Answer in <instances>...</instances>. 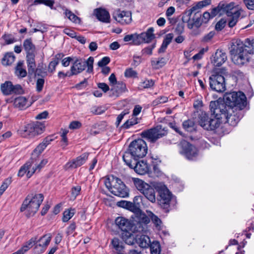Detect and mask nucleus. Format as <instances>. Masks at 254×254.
Masks as SVG:
<instances>
[{"label":"nucleus","mask_w":254,"mask_h":254,"mask_svg":"<svg viewBox=\"0 0 254 254\" xmlns=\"http://www.w3.org/2000/svg\"><path fill=\"white\" fill-rule=\"evenodd\" d=\"M153 32L154 28L150 27L146 32L137 34L136 38L138 39V41L140 42V44L143 42L148 43L155 38Z\"/></svg>","instance_id":"nucleus-24"},{"label":"nucleus","mask_w":254,"mask_h":254,"mask_svg":"<svg viewBox=\"0 0 254 254\" xmlns=\"http://www.w3.org/2000/svg\"><path fill=\"white\" fill-rule=\"evenodd\" d=\"M211 115L209 125H205V129L214 130L218 128L223 121V117L221 115V112H224L225 109L223 105H219L218 102H211L210 103Z\"/></svg>","instance_id":"nucleus-6"},{"label":"nucleus","mask_w":254,"mask_h":254,"mask_svg":"<svg viewBox=\"0 0 254 254\" xmlns=\"http://www.w3.org/2000/svg\"><path fill=\"white\" fill-rule=\"evenodd\" d=\"M183 22L181 23H178L177 27L176 28V35L178 34L179 35L176 37V42L178 43H182L185 40V36L182 35V33L184 32V25Z\"/></svg>","instance_id":"nucleus-34"},{"label":"nucleus","mask_w":254,"mask_h":254,"mask_svg":"<svg viewBox=\"0 0 254 254\" xmlns=\"http://www.w3.org/2000/svg\"><path fill=\"white\" fill-rule=\"evenodd\" d=\"M224 105V104H223ZM224 112H221V115L223 117V122H226L232 126H235L242 118V109L229 107L226 108Z\"/></svg>","instance_id":"nucleus-13"},{"label":"nucleus","mask_w":254,"mask_h":254,"mask_svg":"<svg viewBox=\"0 0 254 254\" xmlns=\"http://www.w3.org/2000/svg\"><path fill=\"white\" fill-rule=\"evenodd\" d=\"M166 60L164 58H161L156 61L152 60L151 61V65L155 69H159L163 66L166 64Z\"/></svg>","instance_id":"nucleus-43"},{"label":"nucleus","mask_w":254,"mask_h":254,"mask_svg":"<svg viewBox=\"0 0 254 254\" xmlns=\"http://www.w3.org/2000/svg\"><path fill=\"white\" fill-rule=\"evenodd\" d=\"M179 152L189 160H193L198 155V150L195 146L186 140H182L179 144Z\"/></svg>","instance_id":"nucleus-15"},{"label":"nucleus","mask_w":254,"mask_h":254,"mask_svg":"<svg viewBox=\"0 0 254 254\" xmlns=\"http://www.w3.org/2000/svg\"><path fill=\"white\" fill-rule=\"evenodd\" d=\"M0 90L4 95H9L12 94H20L23 93V90L19 84L13 85L10 81H6L0 85Z\"/></svg>","instance_id":"nucleus-17"},{"label":"nucleus","mask_w":254,"mask_h":254,"mask_svg":"<svg viewBox=\"0 0 254 254\" xmlns=\"http://www.w3.org/2000/svg\"><path fill=\"white\" fill-rule=\"evenodd\" d=\"M136 241L139 246L143 248H148L151 243L149 237L144 235L140 236Z\"/></svg>","instance_id":"nucleus-37"},{"label":"nucleus","mask_w":254,"mask_h":254,"mask_svg":"<svg viewBox=\"0 0 254 254\" xmlns=\"http://www.w3.org/2000/svg\"><path fill=\"white\" fill-rule=\"evenodd\" d=\"M35 57V54H29L26 55L28 72L30 75H32L36 71V64Z\"/></svg>","instance_id":"nucleus-26"},{"label":"nucleus","mask_w":254,"mask_h":254,"mask_svg":"<svg viewBox=\"0 0 254 254\" xmlns=\"http://www.w3.org/2000/svg\"><path fill=\"white\" fill-rule=\"evenodd\" d=\"M45 148L44 145L40 143L32 152L30 160L35 163Z\"/></svg>","instance_id":"nucleus-35"},{"label":"nucleus","mask_w":254,"mask_h":254,"mask_svg":"<svg viewBox=\"0 0 254 254\" xmlns=\"http://www.w3.org/2000/svg\"><path fill=\"white\" fill-rule=\"evenodd\" d=\"M174 12L175 8L173 6H170L167 9L166 13L168 20L172 25L175 24V19L171 17Z\"/></svg>","instance_id":"nucleus-50"},{"label":"nucleus","mask_w":254,"mask_h":254,"mask_svg":"<svg viewBox=\"0 0 254 254\" xmlns=\"http://www.w3.org/2000/svg\"><path fill=\"white\" fill-rule=\"evenodd\" d=\"M138 119L136 117H132L127 120L122 126V127L125 129L129 128L131 126L138 123Z\"/></svg>","instance_id":"nucleus-44"},{"label":"nucleus","mask_w":254,"mask_h":254,"mask_svg":"<svg viewBox=\"0 0 254 254\" xmlns=\"http://www.w3.org/2000/svg\"><path fill=\"white\" fill-rule=\"evenodd\" d=\"M11 182V178H7L4 181L0 187V196L6 190L8 186L10 184Z\"/></svg>","instance_id":"nucleus-53"},{"label":"nucleus","mask_w":254,"mask_h":254,"mask_svg":"<svg viewBox=\"0 0 254 254\" xmlns=\"http://www.w3.org/2000/svg\"><path fill=\"white\" fill-rule=\"evenodd\" d=\"M229 11L233 12L228 16H232L230 19L229 20L228 25L230 27H234L238 21V18L240 16V13L234 9L233 5H231L229 8Z\"/></svg>","instance_id":"nucleus-29"},{"label":"nucleus","mask_w":254,"mask_h":254,"mask_svg":"<svg viewBox=\"0 0 254 254\" xmlns=\"http://www.w3.org/2000/svg\"><path fill=\"white\" fill-rule=\"evenodd\" d=\"M133 184L137 189L143 195L152 203L156 202V195L153 185L151 186L143 180L138 178H133Z\"/></svg>","instance_id":"nucleus-12"},{"label":"nucleus","mask_w":254,"mask_h":254,"mask_svg":"<svg viewBox=\"0 0 254 254\" xmlns=\"http://www.w3.org/2000/svg\"><path fill=\"white\" fill-rule=\"evenodd\" d=\"M63 56V55L61 54H59L56 55L55 59H54L53 61H52L48 66L49 71L53 72L55 70L56 66L59 63V59H61Z\"/></svg>","instance_id":"nucleus-40"},{"label":"nucleus","mask_w":254,"mask_h":254,"mask_svg":"<svg viewBox=\"0 0 254 254\" xmlns=\"http://www.w3.org/2000/svg\"><path fill=\"white\" fill-rule=\"evenodd\" d=\"M137 73L132 68H128L125 71V76L128 78H134L137 77Z\"/></svg>","instance_id":"nucleus-54"},{"label":"nucleus","mask_w":254,"mask_h":254,"mask_svg":"<svg viewBox=\"0 0 254 254\" xmlns=\"http://www.w3.org/2000/svg\"><path fill=\"white\" fill-rule=\"evenodd\" d=\"M15 58V56L12 53H7L2 58V63L3 65H10L14 62Z\"/></svg>","instance_id":"nucleus-42"},{"label":"nucleus","mask_w":254,"mask_h":254,"mask_svg":"<svg viewBox=\"0 0 254 254\" xmlns=\"http://www.w3.org/2000/svg\"><path fill=\"white\" fill-rule=\"evenodd\" d=\"M94 58L90 57L86 61L81 59H76L72 63L70 67L69 75H77L85 70L87 67L86 72L92 73L93 71Z\"/></svg>","instance_id":"nucleus-11"},{"label":"nucleus","mask_w":254,"mask_h":254,"mask_svg":"<svg viewBox=\"0 0 254 254\" xmlns=\"http://www.w3.org/2000/svg\"><path fill=\"white\" fill-rule=\"evenodd\" d=\"M114 19L122 25L129 24L131 21V13L129 11L118 9L113 13Z\"/></svg>","instance_id":"nucleus-19"},{"label":"nucleus","mask_w":254,"mask_h":254,"mask_svg":"<svg viewBox=\"0 0 254 254\" xmlns=\"http://www.w3.org/2000/svg\"><path fill=\"white\" fill-rule=\"evenodd\" d=\"M51 238L52 236L50 234L45 235L41 237L39 240L37 241L39 242L40 243L38 244L36 243L35 250L36 251V252L39 254L43 253L50 244Z\"/></svg>","instance_id":"nucleus-22"},{"label":"nucleus","mask_w":254,"mask_h":254,"mask_svg":"<svg viewBox=\"0 0 254 254\" xmlns=\"http://www.w3.org/2000/svg\"><path fill=\"white\" fill-rule=\"evenodd\" d=\"M203 6L200 2L186 10L179 17L183 23H187L189 29L198 28L201 25V21L206 23L211 17L210 12H205L201 19V15L199 14L200 9Z\"/></svg>","instance_id":"nucleus-1"},{"label":"nucleus","mask_w":254,"mask_h":254,"mask_svg":"<svg viewBox=\"0 0 254 254\" xmlns=\"http://www.w3.org/2000/svg\"><path fill=\"white\" fill-rule=\"evenodd\" d=\"M151 254H159L161 248L160 245L158 242L153 241L150 243L149 247Z\"/></svg>","instance_id":"nucleus-46"},{"label":"nucleus","mask_w":254,"mask_h":254,"mask_svg":"<svg viewBox=\"0 0 254 254\" xmlns=\"http://www.w3.org/2000/svg\"><path fill=\"white\" fill-rule=\"evenodd\" d=\"M23 47L26 53V55L29 54H35V47L33 44L31 38L27 39L23 42Z\"/></svg>","instance_id":"nucleus-31"},{"label":"nucleus","mask_w":254,"mask_h":254,"mask_svg":"<svg viewBox=\"0 0 254 254\" xmlns=\"http://www.w3.org/2000/svg\"><path fill=\"white\" fill-rule=\"evenodd\" d=\"M138 159L131 160L130 165L126 163L129 168L134 169L136 173L140 175H144L148 173L149 166L144 161H137Z\"/></svg>","instance_id":"nucleus-18"},{"label":"nucleus","mask_w":254,"mask_h":254,"mask_svg":"<svg viewBox=\"0 0 254 254\" xmlns=\"http://www.w3.org/2000/svg\"><path fill=\"white\" fill-rule=\"evenodd\" d=\"M81 191V187L79 185L72 187L71 189V194L72 197L74 199L79 194Z\"/></svg>","instance_id":"nucleus-57"},{"label":"nucleus","mask_w":254,"mask_h":254,"mask_svg":"<svg viewBox=\"0 0 254 254\" xmlns=\"http://www.w3.org/2000/svg\"><path fill=\"white\" fill-rule=\"evenodd\" d=\"M140 223L145 224V226H147L150 222L149 217L145 214H140L139 216L137 218V220Z\"/></svg>","instance_id":"nucleus-55"},{"label":"nucleus","mask_w":254,"mask_h":254,"mask_svg":"<svg viewBox=\"0 0 254 254\" xmlns=\"http://www.w3.org/2000/svg\"><path fill=\"white\" fill-rule=\"evenodd\" d=\"M147 226H145L138 220H135L133 223H131V229L130 230L131 237L132 233H143L146 231Z\"/></svg>","instance_id":"nucleus-28"},{"label":"nucleus","mask_w":254,"mask_h":254,"mask_svg":"<svg viewBox=\"0 0 254 254\" xmlns=\"http://www.w3.org/2000/svg\"><path fill=\"white\" fill-rule=\"evenodd\" d=\"M94 13L96 17L100 21L105 23L110 22V15L109 12L105 9L97 8L95 9Z\"/></svg>","instance_id":"nucleus-25"},{"label":"nucleus","mask_w":254,"mask_h":254,"mask_svg":"<svg viewBox=\"0 0 254 254\" xmlns=\"http://www.w3.org/2000/svg\"><path fill=\"white\" fill-rule=\"evenodd\" d=\"M45 129V126L44 124L36 122L28 124L21 127L18 132L23 137L30 138L42 134Z\"/></svg>","instance_id":"nucleus-9"},{"label":"nucleus","mask_w":254,"mask_h":254,"mask_svg":"<svg viewBox=\"0 0 254 254\" xmlns=\"http://www.w3.org/2000/svg\"><path fill=\"white\" fill-rule=\"evenodd\" d=\"M183 125L184 128L189 131H191L194 128V123L191 120L185 121Z\"/></svg>","instance_id":"nucleus-52"},{"label":"nucleus","mask_w":254,"mask_h":254,"mask_svg":"<svg viewBox=\"0 0 254 254\" xmlns=\"http://www.w3.org/2000/svg\"><path fill=\"white\" fill-rule=\"evenodd\" d=\"M104 184L109 190L114 195L126 197L128 196V190L123 182L117 177H112L105 179Z\"/></svg>","instance_id":"nucleus-5"},{"label":"nucleus","mask_w":254,"mask_h":254,"mask_svg":"<svg viewBox=\"0 0 254 254\" xmlns=\"http://www.w3.org/2000/svg\"><path fill=\"white\" fill-rule=\"evenodd\" d=\"M105 111V108L101 106H94L91 109V112L95 115H100Z\"/></svg>","instance_id":"nucleus-59"},{"label":"nucleus","mask_w":254,"mask_h":254,"mask_svg":"<svg viewBox=\"0 0 254 254\" xmlns=\"http://www.w3.org/2000/svg\"><path fill=\"white\" fill-rule=\"evenodd\" d=\"M253 44L245 45L240 41L233 43L230 51L233 62L237 65H243L248 63L250 55L254 54Z\"/></svg>","instance_id":"nucleus-2"},{"label":"nucleus","mask_w":254,"mask_h":254,"mask_svg":"<svg viewBox=\"0 0 254 254\" xmlns=\"http://www.w3.org/2000/svg\"><path fill=\"white\" fill-rule=\"evenodd\" d=\"M153 187L159 194L157 199L158 204L165 209V211H168L172 197V193L163 183L154 182Z\"/></svg>","instance_id":"nucleus-8"},{"label":"nucleus","mask_w":254,"mask_h":254,"mask_svg":"<svg viewBox=\"0 0 254 254\" xmlns=\"http://www.w3.org/2000/svg\"><path fill=\"white\" fill-rule=\"evenodd\" d=\"M27 99L23 96L16 98L13 102L14 106L20 110H23L27 107Z\"/></svg>","instance_id":"nucleus-32"},{"label":"nucleus","mask_w":254,"mask_h":254,"mask_svg":"<svg viewBox=\"0 0 254 254\" xmlns=\"http://www.w3.org/2000/svg\"><path fill=\"white\" fill-rule=\"evenodd\" d=\"M118 205L120 207L128 209L133 212H136L138 209L133 203L126 200H121L119 201L118 202Z\"/></svg>","instance_id":"nucleus-33"},{"label":"nucleus","mask_w":254,"mask_h":254,"mask_svg":"<svg viewBox=\"0 0 254 254\" xmlns=\"http://www.w3.org/2000/svg\"><path fill=\"white\" fill-rule=\"evenodd\" d=\"M210 116L209 117L205 113L202 112L199 116L198 123L201 127L205 129V125H209Z\"/></svg>","instance_id":"nucleus-39"},{"label":"nucleus","mask_w":254,"mask_h":254,"mask_svg":"<svg viewBox=\"0 0 254 254\" xmlns=\"http://www.w3.org/2000/svg\"><path fill=\"white\" fill-rule=\"evenodd\" d=\"M43 199L44 196L41 193L28 194L23 201L20 211L24 212L27 218L33 216L37 212Z\"/></svg>","instance_id":"nucleus-4"},{"label":"nucleus","mask_w":254,"mask_h":254,"mask_svg":"<svg viewBox=\"0 0 254 254\" xmlns=\"http://www.w3.org/2000/svg\"><path fill=\"white\" fill-rule=\"evenodd\" d=\"M37 241V237H33L27 242L23 246L19 251H21L20 253L23 254L27 252L30 248L32 247L34 245H36V242Z\"/></svg>","instance_id":"nucleus-38"},{"label":"nucleus","mask_w":254,"mask_h":254,"mask_svg":"<svg viewBox=\"0 0 254 254\" xmlns=\"http://www.w3.org/2000/svg\"><path fill=\"white\" fill-rule=\"evenodd\" d=\"M225 72H217L212 74L209 78L210 88L218 92L225 90Z\"/></svg>","instance_id":"nucleus-14"},{"label":"nucleus","mask_w":254,"mask_h":254,"mask_svg":"<svg viewBox=\"0 0 254 254\" xmlns=\"http://www.w3.org/2000/svg\"><path fill=\"white\" fill-rule=\"evenodd\" d=\"M226 60V54L221 50H217L215 54L212 63L215 66H219L224 63Z\"/></svg>","instance_id":"nucleus-27"},{"label":"nucleus","mask_w":254,"mask_h":254,"mask_svg":"<svg viewBox=\"0 0 254 254\" xmlns=\"http://www.w3.org/2000/svg\"><path fill=\"white\" fill-rule=\"evenodd\" d=\"M147 150L146 143L144 140H134L130 143L127 150L123 155V160L126 163L130 165L131 160L143 158L146 155Z\"/></svg>","instance_id":"nucleus-3"},{"label":"nucleus","mask_w":254,"mask_h":254,"mask_svg":"<svg viewBox=\"0 0 254 254\" xmlns=\"http://www.w3.org/2000/svg\"><path fill=\"white\" fill-rule=\"evenodd\" d=\"M168 100V98L167 96H161L153 100L152 104L153 106H156L160 104L167 102Z\"/></svg>","instance_id":"nucleus-48"},{"label":"nucleus","mask_w":254,"mask_h":254,"mask_svg":"<svg viewBox=\"0 0 254 254\" xmlns=\"http://www.w3.org/2000/svg\"><path fill=\"white\" fill-rule=\"evenodd\" d=\"M127 88L125 83L123 82L118 83L117 86L116 92L120 94L127 91Z\"/></svg>","instance_id":"nucleus-60"},{"label":"nucleus","mask_w":254,"mask_h":254,"mask_svg":"<svg viewBox=\"0 0 254 254\" xmlns=\"http://www.w3.org/2000/svg\"><path fill=\"white\" fill-rule=\"evenodd\" d=\"M226 21L224 19L220 20L215 25V29L217 31H220L223 29L225 26Z\"/></svg>","instance_id":"nucleus-64"},{"label":"nucleus","mask_w":254,"mask_h":254,"mask_svg":"<svg viewBox=\"0 0 254 254\" xmlns=\"http://www.w3.org/2000/svg\"><path fill=\"white\" fill-rule=\"evenodd\" d=\"M190 0H176V6L178 9H183L187 7Z\"/></svg>","instance_id":"nucleus-51"},{"label":"nucleus","mask_w":254,"mask_h":254,"mask_svg":"<svg viewBox=\"0 0 254 254\" xmlns=\"http://www.w3.org/2000/svg\"><path fill=\"white\" fill-rule=\"evenodd\" d=\"M75 213V209L74 208H70L65 210L63 213V221L67 222L73 217Z\"/></svg>","instance_id":"nucleus-41"},{"label":"nucleus","mask_w":254,"mask_h":254,"mask_svg":"<svg viewBox=\"0 0 254 254\" xmlns=\"http://www.w3.org/2000/svg\"><path fill=\"white\" fill-rule=\"evenodd\" d=\"M154 84V81L152 79L145 80L140 83V87L142 88H148L152 87Z\"/></svg>","instance_id":"nucleus-58"},{"label":"nucleus","mask_w":254,"mask_h":254,"mask_svg":"<svg viewBox=\"0 0 254 254\" xmlns=\"http://www.w3.org/2000/svg\"><path fill=\"white\" fill-rule=\"evenodd\" d=\"M48 163L47 159H43L42 160L41 162L37 164V161L33 164L32 166L34 167V169H35V172L37 170H38L39 171L41 168H42L47 163Z\"/></svg>","instance_id":"nucleus-61"},{"label":"nucleus","mask_w":254,"mask_h":254,"mask_svg":"<svg viewBox=\"0 0 254 254\" xmlns=\"http://www.w3.org/2000/svg\"><path fill=\"white\" fill-rule=\"evenodd\" d=\"M231 4H219L217 7L213 8L210 12L211 17L213 18L217 15H222L226 13L227 15H230L232 12L229 11Z\"/></svg>","instance_id":"nucleus-23"},{"label":"nucleus","mask_w":254,"mask_h":254,"mask_svg":"<svg viewBox=\"0 0 254 254\" xmlns=\"http://www.w3.org/2000/svg\"><path fill=\"white\" fill-rule=\"evenodd\" d=\"M34 162L31 161L30 160L23 165L19 169L18 175L19 177H22L24 174H26L27 178H30L35 172L34 167L32 166Z\"/></svg>","instance_id":"nucleus-21"},{"label":"nucleus","mask_w":254,"mask_h":254,"mask_svg":"<svg viewBox=\"0 0 254 254\" xmlns=\"http://www.w3.org/2000/svg\"><path fill=\"white\" fill-rule=\"evenodd\" d=\"M137 34H131V35H127L125 36L124 38V40L125 42H128L130 41H132L135 45H139L140 44V42L138 41V39L136 38V36Z\"/></svg>","instance_id":"nucleus-49"},{"label":"nucleus","mask_w":254,"mask_h":254,"mask_svg":"<svg viewBox=\"0 0 254 254\" xmlns=\"http://www.w3.org/2000/svg\"><path fill=\"white\" fill-rule=\"evenodd\" d=\"M167 133V127L159 125L154 127L143 131L141 133V136L149 142L155 143L159 138L166 136Z\"/></svg>","instance_id":"nucleus-10"},{"label":"nucleus","mask_w":254,"mask_h":254,"mask_svg":"<svg viewBox=\"0 0 254 254\" xmlns=\"http://www.w3.org/2000/svg\"><path fill=\"white\" fill-rule=\"evenodd\" d=\"M24 62L19 61L15 68V73L20 78L25 77L27 75V71L24 67Z\"/></svg>","instance_id":"nucleus-30"},{"label":"nucleus","mask_w":254,"mask_h":254,"mask_svg":"<svg viewBox=\"0 0 254 254\" xmlns=\"http://www.w3.org/2000/svg\"><path fill=\"white\" fill-rule=\"evenodd\" d=\"M146 213L149 218L151 219L152 222L156 226H159L161 223V220L150 210H146Z\"/></svg>","instance_id":"nucleus-47"},{"label":"nucleus","mask_w":254,"mask_h":254,"mask_svg":"<svg viewBox=\"0 0 254 254\" xmlns=\"http://www.w3.org/2000/svg\"><path fill=\"white\" fill-rule=\"evenodd\" d=\"M121 243V242L118 238H115L112 241V244L114 248L117 251H121L123 248Z\"/></svg>","instance_id":"nucleus-56"},{"label":"nucleus","mask_w":254,"mask_h":254,"mask_svg":"<svg viewBox=\"0 0 254 254\" xmlns=\"http://www.w3.org/2000/svg\"><path fill=\"white\" fill-rule=\"evenodd\" d=\"M224 102L223 103H219V104L226 105V108L243 109L246 105V97L242 92L226 93L224 96Z\"/></svg>","instance_id":"nucleus-7"},{"label":"nucleus","mask_w":254,"mask_h":254,"mask_svg":"<svg viewBox=\"0 0 254 254\" xmlns=\"http://www.w3.org/2000/svg\"><path fill=\"white\" fill-rule=\"evenodd\" d=\"M45 83L44 79L43 78H39L36 82V90L38 92H40L43 88Z\"/></svg>","instance_id":"nucleus-63"},{"label":"nucleus","mask_w":254,"mask_h":254,"mask_svg":"<svg viewBox=\"0 0 254 254\" xmlns=\"http://www.w3.org/2000/svg\"><path fill=\"white\" fill-rule=\"evenodd\" d=\"M89 154L84 153L74 159L67 162L65 165V169H74L83 165L87 160Z\"/></svg>","instance_id":"nucleus-20"},{"label":"nucleus","mask_w":254,"mask_h":254,"mask_svg":"<svg viewBox=\"0 0 254 254\" xmlns=\"http://www.w3.org/2000/svg\"><path fill=\"white\" fill-rule=\"evenodd\" d=\"M6 44L8 45L13 43L16 41L14 37L9 34H5L2 36Z\"/></svg>","instance_id":"nucleus-62"},{"label":"nucleus","mask_w":254,"mask_h":254,"mask_svg":"<svg viewBox=\"0 0 254 254\" xmlns=\"http://www.w3.org/2000/svg\"><path fill=\"white\" fill-rule=\"evenodd\" d=\"M174 37L173 33H169L166 35L161 47L158 50L159 53H164L168 45L171 42Z\"/></svg>","instance_id":"nucleus-36"},{"label":"nucleus","mask_w":254,"mask_h":254,"mask_svg":"<svg viewBox=\"0 0 254 254\" xmlns=\"http://www.w3.org/2000/svg\"><path fill=\"white\" fill-rule=\"evenodd\" d=\"M115 223L118 228L122 231L126 232L125 236L127 239H126L125 236L123 235V239L125 240L126 243L132 244L131 242V233L130 230L131 229V222L127 219L123 217H118L115 220Z\"/></svg>","instance_id":"nucleus-16"},{"label":"nucleus","mask_w":254,"mask_h":254,"mask_svg":"<svg viewBox=\"0 0 254 254\" xmlns=\"http://www.w3.org/2000/svg\"><path fill=\"white\" fill-rule=\"evenodd\" d=\"M66 16L71 21L75 23H80V19L73 13L70 10L66 9L64 12Z\"/></svg>","instance_id":"nucleus-45"}]
</instances>
